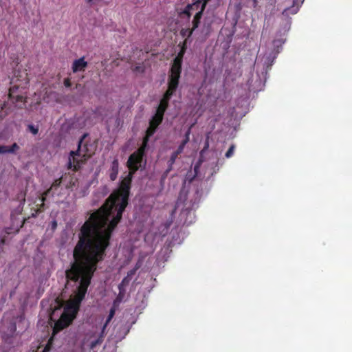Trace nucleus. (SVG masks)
Segmentation results:
<instances>
[{
	"mask_svg": "<svg viewBox=\"0 0 352 352\" xmlns=\"http://www.w3.org/2000/svg\"><path fill=\"white\" fill-rule=\"evenodd\" d=\"M144 146L131 154L127 161L130 169L120 184V188L113 192L105 203L87 220L78 233L79 240L74 251V261L65 271L67 287L70 282L76 285L75 296L69 299L57 322H72L85 298L98 263L104 259L109 245L111 232L122 219L128 204L133 175L141 166Z\"/></svg>",
	"mask_w": 352,
	"mask_h": 352,
	"instance_id": "obj_1",
	"label": "nucleus"
},
{
	"mask_svg": "<svg viewBox=\"0 0 352 352\" xmlns=\"http://www.w3.org/2000/svg\"><path fill=\"white\" fill-rule=\"evenodd\" d=\"M182 63L179 60H174L170 69V75L168 78V88L165 92V100H170L174 91L178 87L179 79L182 72Z\"/></svg>",
	"mask_w": 352,
	"mask_h": 352,
	"instance_id": "obj_2",
	"label": "nucleus"
},
{
	"mask_svg": "<svg viewBox=\"0 0 352 352\" xmlns=\"http://www.w3.org/2000/svg\"><path fill=\"white\" fill-rule=\"evenodd\" d=\"M187 194V191L184 189H182L180 191L177 205V207H179L181 205H182V209L190 211V210L193 209L199 201L201 193L200 190L197 188L193 197L190 200H188Z\"/></svg>",
	"mask_w": 352,
	"mask_h": 352,
	"instance_id": "obj_3",
	"label": "nucleus"
},
{
	"mask_svg": "<svg viewBox=\"0 0 352 352\" xmlns=\"http://www.w3.org/2000/svg\"><path fill=\"white\" fill-rule=\"evenodd\" d=\"M168 100H165V95H164V98L162 99L160 104L157 107L155 114L153 116L150 121V126L146 131L147 135H152L155 133L156 128L162 122L164 113L168 107Z\"/></svg>",
	"mask_w": 352,
	"mask_h": 352,
	"instance_id": "obj_4",
	"label": "nucleus"
},
{
	"mask_svg": "<svg viewBox=\"0 0 352 352\" xmlns=\"http://www.w3.org/2000/svg\"><path fill=\"white\" fill-rule=\"evenodd\" d=\"M20 146L14 143L11 146L0 145V155L13 154L15 155L19 151Z\"/></svg>",
	"mask_w": 352,
	"mask_h": 352,
	"instance_id": "obj_5",
	"label": "nucleus"
},
{
	"mask_svg": "<svg viewBox=\"0 0 352 352\" xmlns=\"http://www.w3.org/2000/svg\"><path fill=\"white\" fill-rule=\"evenodd\" d=\"M204 10H205V5L204 4L202 6H201L200 10L195 15V16L193 18V20L192 21V28L190 30V31H189L188 36H190L192 35L193 31L196 28H198L199 23H200V19H201L203 12L204 11Z\"/></svg>",
	"mask_w": 352,
	"mask_h": 352,
	"instance_id": "obj_6",
	"label": "nucleus"
},
{
	"mask_svg": "<svg viewBox=\"0 0 352 352\" xmlns=\"http://www.w3.org/2000/svg\"><path fill=\"white\" fill-rule=\"evenodd\" d=\"M87 65V63L85 61L84 58L75 60L72 65V71L74 73L79 71H84Z\"/></svg>",
	"mask_w": 352,
	"mask_h": 352,
	"instance_id": "obj_7",
	"label": "nucleus"
},
{
	"mask_svg": "<svg viewBox=\"0 0 352 352\" xmlns=\"http://www.w3.org/2000/svg\"><path fill=\"white\" fill-rule=\"evenodd\" d=\"M118 160L117 159L114 160L112 162L111 168L110 170V179L111 181H114L117 178L118 173Z\"/></svg>",
	"mask_w": 352,
	"mask_h": 352,
	"instance_id": "obj_8",
	"label": "nucleus"
},
{
	"mask_svg": "<svg viewBox=\"0 0 352 352\" xmlns=\"http://www.w3.org/2000/svg\"><path fill=\"white\" fill-rule=\"evenodd\" d=\"M179 154H177L175 152H173L170 157V160L168 162V168L166 170L165 173L167 175L173 168V165L174 164L177 156Z\"/></svg>",
	"mask_w": 352,
	"mask_h": 352,
	"instance_id": "obj_9",
	"label": "nucleus"
},
{
	"mask_svg": "<svg viewBox=\"0 0 352 352\" xmlns=\"http://www.w3.org/2000/svg\"><path fill=\"white\" fill-rule=\"evenodd\" d=\"M85 136H86V135H84L82 136V138L79 140L78 145V149L76 151H71L70 153H69L71 157H73L74 160H75V159H76L75 156H80V151L81 144H82V140H83V139H84V138Z\"/></svg>",
	"mask_w": 352,
	"mask_h": 352,
	"instance_id": "obj_10",
	"label": "nucleus"
},
{
	"mask_svg": "<svg viewBox=\"0 0 352 352\" xmlns=\"http://www.w3.org/2000/svg\"><path fill=\"white\" fill-rule=\"evenodd\" d=\"M131 280V278L129 277L128 276L124 277L118 286L120 291L124 290V287L129 285Z\"/></svg>",
	"mask_w": 352,
	"mask_h": 352,
	"instance_id": "obj_11",
	"label": "nucleus"
},
{
	"mask_svg": "<svg viewBox=\"0 0 352 352\" xmlns=\"http://www.w3.org/2000/svg\"><path fill=\"white\" fill-rule=\"evenodd\" d=\"M103 333L102 331L100 336L96 340L93 341L90 344V349H94L97 345L100 344L103 341Z\"/></svg>",
	"mask_w": 352,
	"mask_h": 352,
	"instance_id": "obj_12",
	"label": "nucleus"
},
{
	"mask_svg": "<svg viewBox=\"0 0 352 352\" xmlns=\"http://www.w3.org/2000/svg\"><path fill=\"white\" fill-rule=\"evenodd\" d=\"M114 314H115V309L113 308H112V309H111V310L109 311V316L107 319V321L102 327V332H104L107 325L110 322V320L112 319V318L114 316Z\"/></svg>",
	"mask_w": 352,
	"mask_h": 352,
	"instance_id": "obj_13",
	"label": "nucleus"
},
{
	"mask_svg": "<svg viewBox=\"0 0 352 352\" xmlns=\"http://www.w3.org/2000/svg\"><path fill=\"white\" fill-rule=\"evenodd\" d=\"M199 4L197 3V1H195L192 4H188L184 9L185 10L190 11L191 10H198L199 8Z\"/></svg>",
	"mask_w": 352,
	"mask_h": 352,
	"instance_id": "obj_14",
	"label": "nucleus"
},
{
	"mask_svg": "<svg viewBox=\"0 0 352 352\" xmlns=\"http://www.w3.org/2000/svg\"><path fill=\"white\" fill-rule=\"evenodd\" d=\"M64 305V302L60 301L58 299L55 300L54 307V313L60 309Z\"/></svg>",
	"mask_w": 352,
	"mask_h": 352,
	"instance_id": "obj_15",
	"label": "nucleus"
},
{
	"mask_svg": "<svg viewBox=\"0 0 352 352\" xmlns=\"http://www.w3.org/2000/svg\"><path fill=\"white\" fill-rule=\"evenodd\" d=\"M80 164H81V161H80L79 160L75 159V160H74V164H73V166H72L73 170H74V171L78 170L80 168Z\"/></svg>",
	"mask_w": 352,
	"mask_h": 352,
	"instance_id": "obj_16",
	"label": "nucleus"
},
{
	"mask_svg": "<svg viewBox=\"0 0 352 352\" xmlns=\"http://www.w3.org/2000/svg\"><path fill=\"white\" fill-rule=\"evenodd\" d=\"M185 52V48L183 47L182 50L178 53L177 56L175 58L174 60H179V62L182 63L183 56Z\"/></svg>",
	"mask_w": 352,
	"mask_h": 352,
	"instance_id": "obj_17",
	"label": "nucleus"
},
{
	"mask_svg": "<svg viewBox=\"0 0 352 352\" xmlns=\"http://www.w3.org/2000/svg\"><path fill=\"white\" fill-rule=\"evenodd\" d=\"M139 267L140 265L138 264H136L135 267L127 273V276L132 278L133 276L135 275L136 271Z\"/></svg>",
	"mask_w": 352,
	"mask_h": 352,
	"instance_id": "obj_18",
	"label": "nucleus"
},
{
	"mask_svg": "<svg viewBox=\"0 0 352 352\" xmlns=\"http://www.w3.org/2000/svg\"><path fill=\"white\" fill-rule=\"evenodd\" d=\"M193 125H191L190 127L188 129V130L186 131L185 135V139L182 141L184 144H187L189 142V135L190 134L191 128Z\"/></svg>",
	"mask_w": 352,
	"mask_h": 352,
	"instance_id": "obj_19",
	"label": "nucleus"
},
{
	"mask_svg": "<svg viewBox=\"0 0 352 352\" xmlns=\"http://www.w3.org/2000/svg\"><path fill=\"white\" fill-rule=\"evenodd\" d=\"M209 148V135H208L205 141L204 146L201 151L202 153H206Z\"/></svg>",
	"mask_w": 352,
	"mask_h": 352,
	"instance_id": "obj_20",
	"label": "nucleus"
},
{
	"mask_svg": "<svg viewBox=\"0 0 352 352\" xmlns=\"http://www.w3.org/2000/svg\"><path fill=\"white\" fill-rule=\"evenodd\" d=\"M28 129L30 130V131H31L34 135H36L38 132V128H36L34 127V125L32 124H30L28 125Z\"/></svg>",
	"mask_w": 352,
	"mask_h": 352,
	"instance_id": "obj_21",
	"label": "nucleus"
},
{
	"mask_svg": "<svg viewBox=\"0 0 352 352\" xmlns=\"http://www.w3.org/2000/svg\"><path fill=\"white\" fill-rule=\"evenodd\" d=\"M234 149V145L232 144L230 146L228 151L226 152V157H230L232 155Z\"/></svg>",
	"mask_w": 352,
	"mask_h": 352,
	"instance_id": "obj_22",
	"label": "nucleus"
},
{
	"mask_svg": "<svg viewBox=\"0 0 352 352\" xmlns=\"http://www.w3.org/2000/svg\"><path fill=\"white\" fill-rule=\"evenodd\" d=\"M185 146H186V144H184V142H182L181 144L178 146L177 151L175 152L179 155L180 153H182L183 152Z\"/></svg>",
	"mask_w": 352,
	"mask_h": 352,
	"instance_id": "obj_23",
	"label": "nucleus"
},
{
	"mask_svg": "<svg viewBox=\"0 0 352 352\" xmlns=\"http://www.w3.org/2000/svg\"><path fill=\"white\" fill-rule=\"evenodd\" d=\"M204 153H202V151H200L199 153V158L197 161V164L201 165V164L205 161V158H204Z\"/></svg>",
	"mask_w": 352,
	"mask_h": 352,
	"instance_id": "obj_24",
	"label": "nucleus"
},
{
	"mask_svg": "<svg viewBox=\"0 0 352 352\" xmlns=\"http://www.w3.org/2000/svg\"><path fill=\"white\" fill-rule=\"evenodd\" d=\"M73 164H74V160H73V157H71V155H69V160H68V162H67V168L68 169H71L72 168V166H73Z\"/></svg>",
	"mask_w": 352,
	"mask_h": 352,
	"instance_id": "obj_25",
	"label": "nucleus"
},
{
	"mask_svg": "<svg viewBox=\"0 0 352 352\" xmlns=\"http://www.w3.org/2000/svg\"><path fill=\"white\" fill-rule=\"evenodd\" d=\"M189 31H190V30H189V29H182V30H181V32H180V33H181V35H182V36H184H184L189 37V36H188Z\"/></svg>",
	"mask_w": 352,
	"mask_h": 352,
	"instance_id": "obj_26",
	"label": "nucleus"
},
{
	"mask_svg": "<svg viewBox=\"0 0 352 352\" xmlns=\"http://www.w3.org/2000/svg\"><path fill=\"white\" fill-rule=\"evenodd\" d=\"M133 70L134 72H139V73H143L144 72V68L143 67L140 66V65H138V66H135Z\"/></svg>",
	"mask_w": 352,
	"mask_h": 352,
	"instance_id": "obj_27",
	"label": "nucleus"
},
{
	"mask_svg": "<svg viewBox=\"0 0 352 352\" xmlns=\"http://www.w3.org/2000/svg\"><path fill=\"white\" fill-rule=\"evenodd\" d=\"M200 166H201V165L197 163L195 164V166L194 167V171H195L194 177H195L197 175Z\"/></svg>",
	"mask_w": 352,
	"mask_h": 352,
	"instance_id": "obj_28",
	"label": "nucleus"
},
{
	"mask_svg": "<svg viewBox=\"0 0 352 352\" xmlns=\"http://www.w3.org/2000/svg\"><path fill=\"white\" fill-rule=\"evenodd\" d=\"M182 14H185L186 15L187 18L189 19L191 16V14H190V11H188V10H184L182 12H181L179 13V15L181 16Z\"/></svg>",
	"mask_w": 352,
	"mask_h": 352,
	"instance_id": "obj_29",
	"label": "nucleus"
},
{
	"mask_svg": "<svg viewBox=\"0 0 352 352\" xmlns=\"http://www.w3.org/2000/svg\"><path fill=\"white\" fill-rule=\"evenodd\" d=\"M197 3L199 4V6H202L204 4L205 5V7L206 6L207 3L210 0H197Z\"/></svg>",
	"mask_w": 352,
	"mask_h": 352,
	"instance_id": "obj_30",
	"label": "nucleus"
},
{
	"mask_svg": "<svg viewBox=\"0 0 352 352\" xmlns=\"http://www.w3.org/2000/svg\"><path fill=\"white\" fill-rule=\"evenodd\" d=\"M61 181L60 179H56L52 184V187H58L60 185Z\"/></svg>",
	"mask_w": 352,
	"mask_h": 352,
	"instance_id": "obj_31",
	"label": "nucleus"
},
{
	"mask_svg": "<svg viewBox=\"0 0 352 352\" xmlns=\"http://www.w3.org/2000/svg\"><path fill=\"white\" fill-rule=\"evenodd\" d=\"M71 82H70V80L69 78H65L64 80V85L67 87H69L71 86Z\"/></svg>",
	"mask_w": 352,
	"mask_h": 352,
	"instance_id": "obj_32",
	"label": "nucleus"
},
{
	"mask_svg": "<svg viewBox=\"0 0 352 352\" xmlns=\"http://www.w3.org/2000/svg\"><path fill=\"white\" fill-rule=\"evenodd\" d=\"M289 8H286L283 10V12H282V14L283 16H287L288 15V12H289Z\"/></svg>",
	"mask_w": 352,
	"mask_h": 352,
	"instance_id": "obj_33",
	"label": "nucleus"
},
{
	"mask_svg": "<svg viewBox=\"0 0 352 352\" xmlns=\"http://www.w3.org/2000/svg\"><path fill=\"white\" fill-rule=\"evenodd\" d=\"M23 96H17L16 97V102L22 101V100H23Z\"/></svg>",
	"mask_w": 352,
	"mask_h": 352,
	"instance_id": "obj_34",
	"label": "nucleus"
},
{
	"mask_svg": "<svg viewBox=\"0 0 352 352\" xmlns=\"http://www.w3.org/2000/svg\"><path fill=\"white\" fill-rule=\"evenodd\" d=\"M296 12H297V9L294 8L293 10H292V14H295Z\"/></svg>",
	"mask_w": 352,
	"mask_h": 352,
	"instance_id": "obj_35",
	"label": "nucleus"
},
{
	"mask_svg": "<svg viewBox=\"0 0 352 352\" xmlns=\"http://www.w3.org/2000/svg\"><path fill=\"white\" fill-rule=\"evenodd\" d=\"M56 221H54L53 222V228H55L56 227Z\"/></svg>",
	"mask_w": 352,
	"mask_h": 352,
	"instance_id": "obj_36",
	"label": "nucleus"
},
{
	"mask_svg": "<svg viewBox=\"0 0 352 352\" xmlns=\"http://www.w3.org/2000/svg\"><path fill=\"white\" fill-rule=\"evenodd\" d=\"M146 141H147V139L146 138L144 141V146L146 144Z\"/></svg>",
	"mask_w": 352,
	"mask_h": 352,
	"instance_id": "obj_37",
	"label": "nucleus"
},
{
	"mask_svg": "<svg viewBox=\"0 0 352 352\" xmlns=\"http://www.w3.org/2000/svg\"><path fill=\"white\" fill-rule=\"evenodd\" d=\"M80 86V84L76 85V88H79Z\"/></svg>",
	"mask_w": 352,
	"mask_h": 352,
	"instance_id": "obj_38",
	"label": "nucleus"
},
{
	"mask_svg": "<svg viewBox=\"0 0 352 352\" xmlns=\"http://www.w3.org/2000/svg\"><path fill=\"white\" fill-rule=\"evenodd\" d=\"M80 161H81V163L83 162V159H81V160H79Z\"/></svg>",
	"mask_w": 352,
	"mask_h": 352,
	"instance_id": "obj_39",
	"label": "nucleus"
},
{
	"mask_svg": "<svg viewBox=\"0 0 352 352\" xmlns=\"http://www.w3.org/2000/svg\"><path fill=\"white\" fill-rule=\"evenodd\" d=\"M194 179V177H193V178H192V179H190V182H191L192 181V179Z\"/></svg>",
	"mask_w": 352,
	"mask_h": 352,
	"instance_id": "obj_40",
	"label": "nucleus"
},
{
	"mask_svg": "<svg viewBox=\"0 0 352 352\" xmlns=\"http://www.w3.org/2000/svg\"><path fill=\"white\" fill-rule=\"evenodd\" d=\"M93 1V0H88V1H89V2H91V1Z\"/></svg>",
	"mask_w": 352,
	"mask_h": 352,
	"instance_id": "obj_41",
	"label": "nucleus"
}]
</instances>
